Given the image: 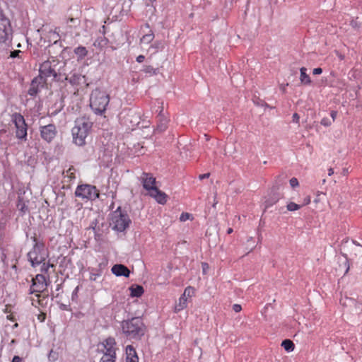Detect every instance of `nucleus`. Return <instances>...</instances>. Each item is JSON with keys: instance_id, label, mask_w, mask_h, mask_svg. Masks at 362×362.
<instances>
[{"instance_id": "nucleus-1", "label": "nucleus", "mask_w": 362, "mask_h": 362, "mask_svg": "<svg viewBox=\"0 0 362 362\" xmlns=\"http://www.w3.org/2000/svg\"><path fill=\"white\" fill-rule=\"evenodd\" d=\"M122 334L129 339L139 340L144 335L145 325L139 317L124 320L121 322Z\"/></svg>"}, {"instance_id": "nucleus-2", "label": "nucleus", "mask_w": 362, "mask_h": 362, "mask_svg": "<svg viewBox=\"0 0 362 362\" xmlns=\"http://www.w3.org/2000/svg\"><path fill=\"white\" fill-rule=\"evenodd\" d=\"M93 122L87 117L77 118L75 126L71 129L74 142L82 146L86 144V139L92 128Z\"/></svg>"}, {"instance_id": "nucleus-3", "label": "nucleus", "mask_w": 362, "mask_h": 362, "mask_svg": "<svg viewBox=\"0 0 362 362\" xmlns=\"http://www.w3.org/2000/svg\"><path fill=\"white\" fill-rule=\"evenodd\" d=\"M31 240L34 243V245L27 256L31 266L35 267L46 260L48 257V251L45 247L44 242L37 240L36 234L31 237Z\"/></svg>"}, {"instance_id": "nucleus-4", "label": "nucleus", "mask_w": 362, "mask_h": 362, "mask_svg": "<svg viewBox=\"0 0 362 362\" xmlns=\"http://www.w3.org/2000/svg\"><path fill=\"white\" fill-rule=\"evenodd\" d=\"M61 62L57 59L47 60L40 64V76L41 80L45 79V82L49 77H53L56 81H62V74L61 72Z\"/></svg>"}, {"instance_id": "nucleus-5", "label": "nucleus", "mask_w": 362, "mask_h": 362, "mask_svg": "<svg viewBox=\"0 0 362 362\" xmlns=\"http://www.w3.org/2000/svg\"><path fill=\"white\" fill-rule=\"evenodd\" d=\"M110 102L109 95L98 88L94 89L90 97V107L98 115H101L106 110Z\"/></svg>"}, {"instance_id": "nucleus-6", "label": "nucleus", "mask_w": 362, "mask_h": 362, "mask_svg": "<svg viewBox=\"0 0 362 362\" xmlns=\"http://www.w3.org/2000/svg\"><path fill=\"white\" fill-rule=\"evenodd\" d=\"M112 228L117 232H124L129 228L132 223L127 212L122 210L121 206H118L115 211L112 213Z\"/></svg>"}, {"instance_id": "nucleus-7", "label": "nucleus", "mask_w": 362, "mask_h": 362, "mask_svg": "<svg viewBox=\"0 0 362 362\" xmlns=\"http://www.w3.org/2000/svg\"><path fill=\"white\" fill-rule=\"evenodd\" d=\"M74 194L82 199L94 201L99 198L100 193L95 186L82 184L77 186Z\"/></svg>"}, {"instance_id": "nucleus-8", "label": "nucleus", "mask_w": 362, "mask_h": 362, "mask_svg": "<svg viewBox=\"0 0 362 362\" xmlns=\"http://www.w3.org/2000/svg\"><path fill=\"white\" fill-rule=\"evenodd\" d=\"M11 122L16 129V136L21 140L26 141L28 125L23 116L21 113L15 112L11 115Z\"/></svg>"}, {"instance_id": "nucleus-9", "label": "nucleus", "mask_w": 362, "mask_h": 362, "mask_svg": "<svg viewBox=\"0 0 362 362\" xmlns=\"http://www.w3.org/2000/svg\"><path fill=\"white\" fill-rule=\"evenodd\" d=\"M47 286L46 278L43 274H37L32 279V284L29 289V293H37L36 296L39 297V293L43 292Z\"/></svg>"}, {"instance_id": "nucleus-10", "label": "nucleus", "mask_w": 362, "mask_h": 362, "mask_svg": "<svg viewBox=\"0 0 362 362\" xmlns=\"http://www.w3.org/2000/svg\"><path fill=\"white\" fill-rule=\"evenodd\" d=\"M11 32L12 29L9 19L0 10V42H5L9 40Z\"/></svg>"}, {"instance_id": "nucleus-11", "label": "nucleus", "mask_w": 362, "mask_h": 362, "mask_svg": "<svg viewBox=\"0 0 362 362\" xmlns=\"http://www.w3.org/2000/svg\"><path fill=\"white\" fill-rule=\"evenodd\" d=\"M40 132L42 139L48 143L54 139L57 133L56 126L53 124L40 127Z\"/></svg>"}, {"instance_id": "nucleus-12", "label": "nucleus", "mask_w": 362, "mask_h": 362, "mask_svg": "<svg viewBox=\"0 0 362 362\" xmlns=\"http://www.w3.org/2000/svg\"><path fill=\"white\" fill-rule=\"evenodd\" d=\"M141 181L143 187L148 191L149 193L157 187L156 186V178L151 173H143L141 177Z\"/></svg>"}, {"instance_id": "nucleus-13", "label": "nucleus", "mask_w": 362, "mask_h": 362, "mask_svg": "<svg viewBox=\"0 0 362 362\" xmlns=\"http://www.w3.org/2000/svg\"><path fill=\"white\" fill-rule=\"evenodd\" d=\"M43 84L41 78L39 77H35L30 84L28 94L32 98H35L40 92L41 88H43Z\"/></svg>"}, {"instance_id": "nucleus-14", "label": "nucleus", "mask_w": 362, "mask_h": 362, "mask_svg": "<svg viewBox=\"0 0 362 362\" xmlns=\"http://www.w3.org/2000/svg\"><path fill=\"white\" fill-rule=\"evenodd\" d=\"M62 76H64V80L68 81L73 86H78L81 85L83 83H86L85 76L78 72H74L71 74V76H69L65 74Z\"/></svg>"}, {"instance_id": "nucleus-15", "label": "nucleus", "mask_w": 362, "mask_h": 362, "mask_svg": "<svg viewBox=\"0 0 362 362\" xmlns=\"http://www.w3.org/2000/svg\"><path fill=\"white\" fill-rule=\"evenodd\" d=\"M111 271L113 274L117 276L129 277L130 275V270L124 264H117L112 266Z\"/></svg>"}, {"instance_id": "nucleus-16", "label": "nucleus", "mask_w": 362, "mask_h": 362, "mask_svg": "<svg viewBox=\"0 0 362 362\" xmlns=\"http://www.w3.org/2000/svg\"><path fill=\"white\" fill-rule=\"evenodd\" d=\"M162 112L163 108L158 115V124L156 129L157 132H163L168 128V119L164 116Z\"/></svg>"}, {"instance_id": "nucleus-17", "label": "nucleus", "mask_w": 362, "mask_h": 362, "mask_svg": "<svg viewBox=\"0 0 362 362\" xmlns=\"http://www.w3.org/2000/svg\"><path fill=\"white\" fill-rule=\"evenodd\" d=\"M149 195L153 197L156 202L160 204H164L167 202V195L158 187L153 189V190L149 193Z\"/></svg>"}, {"instance_id": "nucleus-18", "label": "nucleus", "mask_w": 362, "mask_h": 362, "mask_svg": "<svg viewBox=\"0 0 362 362\" xmlns=\"http://www.w3.org/2000/svg\"><path fill=\"white\" fill-rule=\"evenodd\" d=\"M127 362H138L139 358L137 356L135 349L132 345H128L126 347Z\"/></svg>"}, {"instance_id": "nucleus-19", "label": "nucleus", "mask_w": 362, "mask_h": 362, "mask_svg": "<svg viewBox=\"0 0 362 362\" xmlns=\"http://www.w3.org/2000/svg\"><path fill=\"white\" fill-rule=\"evenodd\" d=\"M130 290V295L132 297H136L139 298L141 297L144 292V289L142 286L139 284H133L129 287Z\"/></svg>"}, {"instance_id": "nucleus-20", "label": "nucleus", "mask_w": 362, "mask_h": 362, "mask_svg": "<svg viewBox=\"0 0 362 362\" xmlns=\"http://www.w3.org/2000/svg\"><path fill=\"white\" fill-rule=\"evenodd\" d=\"M74 54L77 57V61L83 59L88 55V50L86 47L79 45L74 49Z\"/></svg>"}, {"instance_id": "nucleus-21", "label": "nucleus", "mask_w": 362, "mask_h": 362, "mask_svg": "<svg viewBox=\"0 0 362 362\" xmlns=\"http://www.w3.org/2000/svg\"><path fill=\"white\" fill-rule=\"evenodd\" d=\"M307 69L305 67H301L300 69V83L303 85H310L312 81L309 76V75L306 73Z\"/></svg>"}, {"instance_id": "nucleus-22", "label": "nucleus", "mask_w": 362, "mask_h": 362, "mask_svg": "<svg viewBox=\"0 0 362 362\" xmlns=\"http://www.w3.org/2000/svg\"><path fill=\"white\" fill-rule=\"evenodd\" d=\"M64 106V97L61 96L59 100L56 101L52 105V108L54 109V111L52 112V115H57L63 109Z\"/></svg>"}, {"instance_id": "nucleus-23", "label": "nucleus", "mask_w": 362, "mask_h": 362, "mask_svg": "<svg viewBox=\"0 0 362 362\" xmlns=\"http://www.w3.org/2000/svg\"><path fill=\"white\" fill-rule=\"evenodd\" d=\"M281 195L278 192H274L272 196L265 202V207L268 208L276 203L281 198Z\"/></svg>"}, {"instance_id": "nucleus-24", "label": "nucleus", "mask_w": 362, "mask_h": 362, "mask_svg": "<svg viewBox=\"0 0 362 362\" xmlns=\"http://www.w3.org/2000/svg\"><path fill=\"white\" fill-rule=\"evenodd\" d=\"M281 346L284 347L285 351L288 352L293 351L295 348V344L292 340L286 339L282 341Z\"/></svg>"}, {"instance_id": "nucleus-25", "label": "nucleus", "mask_w": 362, "mask_h": 362, "mask_svg": "<svg viewBox=\"0 0 362 362\" xmlns=\"http://www.w3.org/2000/svg\"><path fill=\"white\" fill-rule=\"evenodd\" d=\"M17 209L21 211L23 214H25L28 211V208L27 204H25V201L23 200V198L18 197V202H17Z\"/></svg>"}, {"instance_id": "nucleus-26", "label": "nucleus", "mask_w": 362, "mask_h": 362, "mask_svg": "<svg viewBox=\"0 0 362 362\" xmlns=\"http://www.w3.org/2000/svg\"><path fill=\"white\" fill-rule=\"evenodd\" d=\"M187 299L183 295L179 298V303L175 305V312L180 311L187 307Z\"/></svg>"}, {"instance_id": "nucleus-27", "label": "nucleus", "mask_w": 362, "mask_h": 362, "mask_svg": "<svg viewBox=\"0 0 362 362\" xmlns=\"http://www.w3.org/2000/svg\"><path fill=\"white\" fill-rule=\"evenodd\" d=\"M141 71L146 74H150L151 76L156 75L158 73V69L154 68L151 65H144Z\"/></svg>"}, {"instance_id": "nucleus-28", "label": "nucleus", "mask_w": 362, "mask_h": 362, "mask_svg": "<svg viewBox=\"0 0 362 362\" xmlns=\"http://www.w3.org/2000/svg\"><path fill=\"white\" fill-rule=\"evenodd\" d=\"M109 42V40L107 37L105 36L98 37L94 42V46L98 47H104L107 45Z\"/></svg>"}, {"instance_id": "nucleus-29", "label": "nucleus", "mask_w": 362, "mask_h": 362, "mask_svg": "<svg viewBox=\"0 0 362 362\" xmlns=\"http://www.w3.org/2000/svg\"><path fill=\"white\" fill-rule=\"evenodd\" d=\"M116 356L113 355H107L103 354L99 362H115Z\"/></svg>"}, {"instance_id": "nucleus-30", "label": "nucleus", "mask_w": 362, "mask_h": 362, "mask_svg": "<svg viewBox=\"0 0 362 362\" xmlns=\"http://www.w3.org/2000/svg\"><path fill=\"white\" fill-rule=\"evenodd\" d=\"M301 205L300 204H297L294 202H289L287 206H286V208H287V210L289 211H297L298 209H300L301 208Z\"/></svg>"}, {"instance_id": "nucleus-31", "label": "nucleus", "mask_w": 362, "mask_h": 362, "mask_svg": "<svg viewBox=\"0 0 362 362\" xmlns=\"http://www.w3.org/2000/svg\"><path fill=\"white\" fill-rule=\"evenodd\" d=\"M154 38V35L151 32V33L144 35L142 38L141 39V41L143 42L149 43L151 42Z\"/></svg>"}, {"instance_id": "nucleus-32", "label": "nucleus", "mask_w": 362, "mask_h": 362, "mask_svg": "<svg viewBox=\"0 0 362 362\" xmlns=\"http://www.w3.org/2000/svg\"><path fill=\"white\" fill-rule=\"evenodd\" d=\"M115 339L113 337H108L106 339L103 343L104 346H106V347H114L115 345Z\"/></svg>"}, {"instance_id": "nucleus-33", "label": "nucleus", "mask_w": 362, "mask_h": 362, "mask_svg": "<svg viewBox=\"0 0 362 362\" xmlns=\"http://www.w3.org/2000/svg\"><path fill=\"white\" fill-rule=\"evenodd\" d=\"M194 293V288L191 287V286H188L187 287L185 291H184V293H183V296L187 298V296L188 297H191L192 296H193Z\"/></svg>"}, {"instance_id": "nucleus-34", "label": "nucleus", "mask_w": 362, "mask_h": 362, "mask_svg": "<svg viewBox=\"0 0 362 362\" xmlns=\"http://www.w3.org/2000/svg\"><path fill=\"white\" fill-rule=\"evenodd\" d=\"M151 48L155 49V52H158L159 49H161L163 48V45L160 41H156L154 42L153 45L151 46Z\"/></svg>"}, {"instance_id": "nucleus-35", "label": "nucleus", "mask_w": 362, "mask_h": 362, "mask_svg": "<svg viewBox=\"0 0 362 362\" xmlns=\"http://www.w3.org/2000/svg\"><path fill=\"white\" fill-rule=\"evenodd\" d=\"M41 266L40 270L42 272H45V273H47L48 272L49 267H53V264H51L49 263H45V262H43Z\"/></svg>"}, {"instance_id": "nucleus-36", "label": "nucleus", "mask_w": 362, "mask_h": 362, "mask_svg": "<svg viewBox=\"0 0 362 362\" xmlns=\"http://www.w3.org/2000/svg\"><path fill=\"white\" fill-rule=\"evenodd\" d=\"M105 351L104 352V354H106L109 356L113 355L116 356L115 349L114 347H106V346H105Z\"/></svg>"}, {"instance_id": "nucleus-37", "label": "nucleus", "mask_w": 362, "mask_h": 362, "mask_svg": "<svg viewBox=\"0 0 362 362\" xmlns=\"http://www.w3.org/2000/svg\"><path fill=\"white\" fill-rule=\"evenodd\" d=\"M289 182H290V185L292 188H295L299 185L298 180L296 177H292L290 180Z\"/></svg>"}, {"instance_id": "nucleus-38", "label": "nucleus", "mask_w": 362, "mask_h": 362, "mask_svg": "<svg viewBox=\"0 0 362 362\" xmlns=\"http://www.w3.org/2000/svg\"><path fill=\"white\" fill-rule=\"evenodd\" d=\"M320 123L322 125H323L325 127H329L332 124V121L327 117H324L321 120Z\"/></svg>"}, {"instance_id": "nucleus-39", "label": "nucleus", "mask_w": 362, "mask_h": 362, "mask_svg": "<svg viewBox=\"0 0 362 362\" xmlns=\"http://www.w3.org/2000/svg\"><path fill=\"white\" fill-rule=\"evenodd\" d=\"M78 290H79V286H76L74 290L72 292V294H71V300L73 301H75L76 300L77 298H78Z\"/></svg>"}, {"instance_id": "nucleus-40", "label": "nucleus", "mask_w": 362, "mask_h": 362, "mask_svg": "<svg viewBox=\"0 0 362 362\" xmlns=\"http://www.w3.org/2000/svg\"><path fill=\"white\" fill-rule=\"evenodd\" d=\"M190 216H192V215L189 213H182L180 215V220L181 221H185L189 219Z\"/></svg>"}, {"instance_id": "nucleus-41", "label": "nucleus", "mask_w": 362, "mask_h": 362, "mask_svg": "<svg viewBox=\"0 0 362 362\" xmlns=\"http://www.w3.org/2000/svg\"><path fill=\"white\" fill-rule=\"evenodd\" d=\"M20 53H21V51L18 49V50H13V51H11L10 52V55H9V57L11 58H16V57H19V54Z\"/></svg>"}, {"instance_id": "nucleus-42", "label": "nucleus", "mask_w": 362, "mask_h": 362, "mask_svg": "<svg viewBox=\"0 0 362 362\" xmlns=\"http://www.w3.org/2000/svg\"><path fill=\"white\" fill-rule=\"evenodd\" d=\"M74 171V168L73 166L70 167L66 171L67 175L71 178H75Z\"/></svg>"}, {"instance_id": "nucleus-43", "label": "nucleus", "mask_w": 362, "mask_h": 362, "mask_svg": "<svg viewBox=\"0 0 362 362\" xmlns=\"http://www.w3.org/2000/svg\"><path fill=\"white\" fill-rule=\"evenodd\" d=\"M59 309L61 310L70 311L71 310L69 305H66V304H64V303H59Z\"/></svg>"}, {"instance_id": "nucleus-44", "label": "nucleus", "mask_w": 362, "mask_h": 362, "mask_svg": "<svg viewBox=\"0 0 362 362\" xmlns=\"http://www.w3.org/2000/svg\"><path fill=\"white\" fill-rule=\"evenodd\" d=\"M48 358L49 361H55L57 359V353L51 350L49 354Z\"/></svg>"}, {"instance_id": "nucleus-45", "label": "nucleus", "mask_w": 362, "mask_h": 362, "mask_svg": "<svg viewBox=\"0 0 362 362\" xmlns=\"http://www.w3.org/2000/svg\"><path fill=\"white\" fill-rule=\"evenodd\" d=\"M300 117L298 113H294L292 116V121L295 123H299Z\"/></svg>"}, {"instance_id": "nucleus-46", "label": "nucleus", "mask_w": 362, "mask_h": 362, "mask_svg": "<svg viewBox=\"0 0 362 362\" xmlns=\"http://www.w3.org/2000/svg\"><path fill=\"white\" fill-rule=\"evenodd\" d=\"M343 256L345 257V262H344V265L346 267V271H345V273H347L349 269V261H348V259H347V256L345 254H343Z\"/></svg>"}, {"instance_id": "nucleus-47", "label": "nucleus", "mask_w": 362, "mask_h": 362, "mask_svg": "<svg viewBox=\"0 0 362 362\" xmlns=\"http://www.w3.org/2000/svg\"><path fill=\"white\" fill-rule=\"evenodd\" d=\"M322 73V69L320 67L315 68L313 70V74L314 75H319V74H321Z\"/></svg>"}, {"instance_id": "nucleus-48", "label": "nucleus", "mask_w": 362, "mask_h": 362, "mask_svg": "<svg viewBox=\"0 0 362 362\" xmlns=\"http://www.w3.org/2000/svg\"><path fill=\"white\" fill-rule=\"evenodd\" d=\"M233 310L235 312V313H238L240 312L241 310H242V307L239 304H234L233 305Z\"/></svg>"}, {"instance_id": "nucleus-49", "label": "nucleus", "mask_w": 362, "mask_h": 362, "mask_svg": "<svg viewBox=\"0 0 362 362\" xmlns=\"http://www.w3.org/2000/svg\"><path fill=\"white\" fill-rule=\"evenodd\" d=\"M60 42L59 40H56L50 47H49V52H51V49H54L55 47H57V46H61L60 45Z\"/></svg>"}, {"instance_id": "nucleus-50", "label": "nucleus", "mask_w": 362, "mask_h": 362, "mask_svg": "<svg viewBox=\"0 0 362 362\" xmlns=\"http://www.w3.org/2000/svg\"><path fill=\"white\" fill-rule=\"evenodd\" d=\"M209 176H210V173H204V174H201V175H199V179L200 180H204V179H206V178L209 177Z\"/></svg>"}, {"instance_id": "nucleus-51", "label": "nucleus", "mask_w": 362, "mask_h": 362, "mask_svg": "<svg viewBox=\"0 0 362 362\" xmlns=\"http://www.w3.org/2000/svg\"><path fill=\"white\" fill-rule=\"evenodd\" d=\"M22 358L18 356H14L11 362H22Z\"/></svg>"}, {"instance_id": "nucleus-52", "label": "nucleus", "mask_w": 362, "mask_h": 362, "mask_svg": "<svg viewBox=\"0 0 362 362\" xmlns=\"http://www.w3.org/2000/svg\"><path fill=\"white\" fill-rule=\"evenodd\" d=\"M250 242H252V245H250V251H252L255 247V245L254 241H253V238L252 237H250L247 239V243H250Z\"/></svg>"}, {"instance_id": "nucleus-53", "label": "nucleus", "mask_w": 362, "mask_h": 362, "mask_svg": "<svg viewBox=\"0 0 362 362\" xmlns=\"http://www.w3.org/2000/svg\"><path fill=\"white\" fill-rule=\"evenodd\" d=\"M144 59H145V57L144 55H139L136 57V62L139 63L143 62Z\"/></svg>"}, {"instance_id": "nucleus-54", "label": "nucleus", "mask_w": 362, "mask_h": 362, "mask_svg": "<svg viewBox=\"0 0 362 362\" xmlns=\"http://www.w3.org/2000/svg\"><path fill=\"white\" fill-rule=\"evenodd\" d=\"M310 203V197L308 196V197L305 198L304 203L301 206H305V205H308Z\"/></svg>"}, {"instance_id": "nucleus-55", "label": "nucleus", "mask_w": 362, "mask_h": 362, "mask_svg": "<svg viewBox=\"0 0 362 362\" xmlns=\"http://www.w3.org/2000/svg\"><path fill=\"white\" fill-rule=\"evenodd\" d=\"M330 115H331V117L332 119V122H334L335 118H336V117H337V112L332 110L331 112V113H330Z\"/></svg>"}, {"instance_id": "nucleus-56", "label": "nucleus", "mask_w": 362, "mask_h": 362, "mask_svg": "<svg viewBox=\"0 0 362 362\" xmlns=\"http://www.w3.org/2000/svg\"><path fill=\"white\" fill-rule=\"evenodd\" d=\"M96 225H97V220H95V221H93L92 223H91V226L90 228H91L93 229V230L95 232V227H96Z\"/></svg>"}, {"instance_id": "nucleus-57", "label": "nucleus", "mask_w": 362, "mask_h": 362, "mask_svg": "<svg viewBox=\"0 0 362 362\" xmlns=\"http://www.w3.org/2000/svg\"><path fill=\"white\" fill-rule=\"evenodd\" d=\"M334 174V170L333 168H330L329 170H328V175L329 176H331L332 175Z\"/></svg>"}, {"instance_id": "nucleus-58", "label": "nucleus", "mask_w": 362, "mask_h": 362, "mask_svg": "<svg viewBox=\"0 0 362 362\" xmlns=\"http://www.w3.org/2000/svg\"><path fill=\"white\" fill-rule=\"evenodd\" d=\"M105 29H106L105 26L103 25L101 27V29L100 30V31L104 35L105 33Z\"/></svg>"}, {"instance_id": "nucleus-59", "label": "nucleus", "mask_w": 362, "mask_h": 362, "mask_svg": "<svg viewBox=\"0 0 362 362\" xmlns=\"http://www.w3.org/2000/svg\"><path fill=\"white\" fill-rule=\"evenodd\" d=\"M347 173H348V169L344 168L343 170H342V175H346Z\"/></svg>"}, {"instance_id": "nucleus-60", "label": "nucleus", "mask_w": 362, "mask_h": 362, "mask_svg": "<svg viewBox=\"0 0 362 362\" xmlns=\"http://www.w3.org/2000/svg\"><path fill=\"white\" fill-rule=\"evenodd\" d=\"M7 319L11 321H14L16 320L12 315H8Z\"/></svg>"}, {"instance_id": "nucleus-61", "label": "nucleus", "mask_w": 362, "mask_h": 362, "mask_svg": "<svg viewBox=\"0 0 362 362\" xmlns=\"http://www.w3.org/2000/svg\"><path fill=\"white\" fill-rule=\"evenodd\" d=\"M133 115H134V112L132 110H129L127 114V117H133Z\"/></svg>"}, {"instance_id": "nucleus-62", "label": "nucleus", "mask_w": 362, "mask_h": 362, "mask_svg": "<svg viewBox=\"0 0 362 362\" xmlns=\"http://www.w3.org/2000/svg\"><path fill=\"white\" fill-rule=\"evenodd\" d=\"M76 21H77L76 18H69V21L71 22V23H74Z\"/></svg>"}, {"instance_id": "nucleus-63", "label": "nucleus", "mask_w": 362, "mask_h": 362, "mask_svg": "<svg viewBox=\"0 0 362 362\" xmlns=\"http://www.w3.org/2000/svg\"><path fill=\"white\" fill-rule=\"evenodd\" d=\"M233 228H229L227 230V233H228V234H230V233H233Z\"/></svg>"}, {"instance_id": "nucleus-64", "label": "nucleus", "mask_w": 362, "mask_h": 362, "mask_svg": "<svg viewBox=\"0 0 362 362\" xmlns=\"http://www.w3.org/2000/svg\"><path fill=\"white\" fill-rule=\"evenodd\" d=\"M353 243L356 246H361V245L356 240H353Z\"/></svg>"}]
</instances>
